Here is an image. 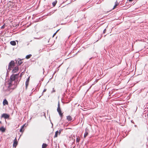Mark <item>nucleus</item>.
I'll list each match as a JSON object with an SVG mask.
<instances>
[{"instance_id": "6e6552de", "label": "nucleus", "mask_w": 148, "mask_h": 148, "mask_svg": "<svg viewBox=\"0 0 148 148\" xmlns=\"http://www.w3.org/2000/svg\"><path fill=\"white\" fill-rule=\"evenodd\" d=\"M17 145V142L16 138L14 140V142L13 144V146L14 147H16Z\"/></svg>"}, {"instance_id": "2eb2a0df", "label": "nucleus", "mask_w": 148, "mask_h": 148, "mask_svg": "<svg viewBox=\"0 0 148 148\" xmlns=\"http://www.w3.org/2000/svg\"><path fill=\"white\" fill-rule=\"evenodd\" d=\"M47 145L45 143H43L42 145V148H46Z\"/></svg>"}, {"instance_id": "a211bd4d", "label": "nucleus", "mask_w": 148, "mask_h": 148, "mask_svg": "<svg viewBox=\"0 0 148 148\" xmlns=\"http://www.w3.org/2000/svg\"><path fill=\"white\" fill-rule=\"evenodd\" d=\"M80 140V138L79 136H78L76 138V141L77 142L79 143V140Z\"/></svg>"}, {"instance_id": "ddd939ff", "label": "nucleus", "mask_w": 148, "mask_h": 148, "mask_svg": "<svg viewBox=\"0 0 148 148\" xmlns=\"http://www.w3.org/2000/svg\"><path fill=\"white\" fill-rule=\"evenodd\" d=\"M25 124L23 125L22 127H21V129H20V132H23L24 131V127L25 126Z\"/></svg>"}, {"instance_id": "f03ea898", "label": "nucleus", "mask_w": 148, "mask_h": 148, "mask_svg": "<svg viewBox=\"0 0 148 148\" xmlns=\"http://www.w3.org/2000/svg\"><path fill=\"white\" fill-rule=\"evenodd\" d=\"M15 65V62L14 61H11L9 63L8 66V70L10 71Z\"/></svg>"}, {"instance_id": "b1692460", "label": "nucleus", "mask_w": 148, "mask_h": 148, "mask_svg": "<svg viewBox=\"0 0 148 148\" xmlns=\"http://www.w3.org/2000/svg\"><path fill=\"white\" fill-rule=\"evenodd\" d=\"M47 90V89H45L43 90V93H44V92H46Z\"/></svg>"}, {"instance_id": "7ed1b4c3", "label": "nucleus", "mask_w": 148, "mask_h": 148, "mask_svg": "<svg viewBox=\"0 0 148 148\" xmlns=\"http://www.w3.org/2000/svg\"><path fill=\"white\" fill-rule=\"evenodd\" d=\"M57 111L58 112L59 115L60 116L61 118H62L63 116V113H62V111L60 107V103H58V107L57 108Z\"/></svg>"}, {"instance_id": "aec40b11", "label": "nucleus", "mask_w": 148, "mask_h": 148, "mask_svg": "<svg viewBox=\"0 0 148 148\" xmlns=\"http://www.w3.org/2000/svg\"><path fill=\"white\" fill-rule=\"evenodd\" d=\"M116 3H117V1H116ZM118 5V3H115V5H114L113 9H114L115 8H116V7Z\"/></svg>"}, {"instance_id": "1a4fd4ad", "label": "nucleus", "mask_w": 148, "mask_h": 148, "mask_svg": "<svg viewBox=\"0 0 148 148\" xmlns=\"http://www.w3.org/2000/svg\"><path fill=\"white\" fill-rule=\"evenodd\" d=\"M6 129L3 126H2L0 128V131L2 132H5Z\"/></svg>"}, {"instance_id": "412c9836", "label": "nucleus", "mask_w": 148, "mask_h": 148, "mask_svg": "<svg viewBox=\"0 0 148 148\" xmlns=\"http://www.w3.org/2000/svg\"><path fill=\"white\" fill-rule=\"evenodd\" d=\"M5 24H4L1 27V29H4L5 28Z\"/></svg>"}, {"instance_id": "423d86ee", "label": "nucleus", "mask_w": 148, "mask_h": 148, "mask_svg": "<svg viewBox=\"0 0 148 148\" xmlns=\"http://www.w3.org/2000/svg\"><path fill=\"white\" fill-rule=\"evenodd\" d=\"M23 59H18L16 61L17 63L19 65H21V64L23 63L22 61Z\"/></svg>"}, {"instance_id": "6ab92c4d", "label": "nucleus", "mask_w": 148, "mask_h": 148, "mask_svg": "<svg viewBox=\"0 0 148 148\" xmlns=\"http://www.w3.org/2000/svg\"><path fill=\"white\" fill-rule=\"evenodd\" d=\"M29 84V82H25V85H26V89H27V87Z\"/></svg>"}, {"instance_id": "0eeeda50", "label": "nucleus", "mask_w": 148, "mask_h": 148, "mask_svg": "<svg viewBox=\"0 0 148 148\" xmlns=\"http://www.w3.org/2000/svg\"><path fill=\"white\" fill-rule=\"evenodd\" d=\"M85 133L84 134V137L85 138L88 135V129H86L85 130Z\"/></svg>"}, {"instance_id": "dca6fc26", "label": "nucleus", "mask_w": 148, "mask_h": 148, "mask_svg": "<svg viewBox=\"0 0 148 148\" xmlns=\"http://www.w3.org/2000/svg\"><path fill=\"white\" fill-rule=\"evenodd\" d=\"M57 3V1H55L53 2L52 3V5H53V7H54L56 5Z\"/></svg>"}, {"instance_id": "39448f33", "label": "nucleus", "mask_w": 148, "mask_h": 148, "mask_svg": "<svg viewBox=\"0 0 148 148\" xmlns=\"http://www.w3.org/2000/svg\"><path fill=\"white\" fill-rule=\"evenodd\" d=\"M9 116H10L8 114L6 113H4L2 115L1 117L4 118L5 119H8Z\"/></svg>"}, {"instance_id": "f257e3e1", "label": "nucleus", "mask_w": 148, "mask_h": 148, "mask_svg": "<svg viewBox=\"0 0 148 148\" xmlns=\"http://www.w3.org/2000/svg\"><path fill=\"white\" fill-rule=\"evenodd\" d=\"M18 74H12L10 77V79L7 82L8 88L9 90H13L17 86V81L16 79L18 77Z\"/></svg>"}, {"instance_id": "9b49d317", "label": "nucleus", "mask_w": 148, "mask_h": 148, "mask_svg": "<svg viewBox=\"0 0 148 148\" xmlns=\"http://www.w3.org/2000/svg\"><path fill=\"white\" fill-rule=\"evenodd\" d=\"M3 104L4 106L6 105H8V102L6 99H5L3 100Z\"/></svg>"}, {"instance_id": "393cba45", "label": "nucleus", "mask_w": 148, "mask_h": 148, "mask_svg": "<svg viewBox=\"0 0 148 148\" xmlns=\"http://www.w3.org/2000/svg\"><path fill=\"white\" fill-rule=\"evenodd\" d=\"M106 29H105L103 30V34H104V33H106Z\"/></svg>"}, {"instance_id": "bb28decb", "label": "nucleus", "mask_w": 148, "mask_h": 148, "mask_svg": "<svg viewBox=\"0 0 148 148\" xmlns=\"http://www.w3.org/2000/svg\"><path fill=\"white\" fill-rule=\"evenodd\" d=\"M1 123H2V122H1V121H0V124H1Z\"/></svg>"}, {"instance_id": "9d476101", "label": "nucleus", "mask_w": 148, "mask_h": 148, "mask_svg": "<svg viewBox=\"0 0 148 148\" xmlns=\"http://www.w3.org/2000/svg\"><path fill=\"white\" fill-rule=\"evenodd\" d=\"M61 133V131L59 130V132L58 131H56L55 132V135L54 136V138H56L58 136V134L59 133V134L60 135Z\"/></svg>"}, {"instance_id": "a878e982", "label": "nucleus", "mask_w": 148, "mask_h": 148, "mask_svg": "<svg viewBox=\"0 0 148 148\" xmlns=\"http://www.w3.org/2000/svg\"><path fill=\"white\" fill-rule=\"evenodd\" d=\"M133 0H129V1L130 2H131Z\"/></svg>"}, {"instance_id": "f3484780", "label": "nucleus", "mask_w": 148, "mask_h": 148, "mask_svg": "<svg viewBox=\"0 0 148 148\" xmlns=\"http://www.w3.org/2000/svg\"><path fill=\"white\" fill-rule=\"evenodd\" d=\"M31 56L32 55L31 54L27 55L26 56V58L27 59H29L30 58Z\"/></svg>"}, {"instance_id": "5701e85b", "label": "nucleus", "mask_w": 148, "mask_h": 148, "mask_svg": "<svg viewBox=\"0 0 148 148\" xmlns=\"http://www.w3.org/2000/svg\"><path fill=\"white\" fill-rule=\"evenodd\" d=\"M29 77L27 79L26 82H29Z\"/></svg>"}, {"instance_id": "f8f14e48", "label": "nucleus", "mask_w": 148, "mask_h": 148, "mask_svg": "<svg viewBox=\"0 0 148 148\" xmlns=\"http://www.w3.org/2000/svg\"><path fill=\"white\" fill-rule=\"evenodd\" d=\"M67 119L69 121H71L72 120V118L70 116H66Z\"/></svg>"}, {"instance_id": "20e7f679", "label": "nucleus", "mask_w": 148, "mask_h": 148, "mask_svg": "<svg viewBox=\"0 0 148 148\" xmlns=\"http://www.w3.org/2000/svg\"><path fill=\"white\" fill-rule=\"evenodd\" d=\"M18 68L17 66H15L12 70V72L13 73H16L18 71Z\"/></svg>"}, {"instance_id": "4468645a", "label": "nucleus", "mask_w": 148, "mask_h": 148, "mask_svg": "<svg viewBox=\"0 0 148 148\" xmlns=\"http://www.w3.org/2000/svg\"><path fill=\"white\" fill-rule=\"evenodd\" d=\"M10 43L12 45L14 46L16 45V42L14 41H11L10 42Z\"/></svg>"}, {"instance_id": "4be33fe9", "label": "nucleus", "mask_w": 148, "mask_h": 148, "mask_svg": "<svg viewBox=\"0 0 148 148\" xmlns=\"http://www.w3.org/2000/svg\"><path fill=\"white\" fill-rule=\"evenodd\" d=\"M58 30L53 35V37H54V36L56 35V33L58 32Z\"/></svg>"}]
</instances>
